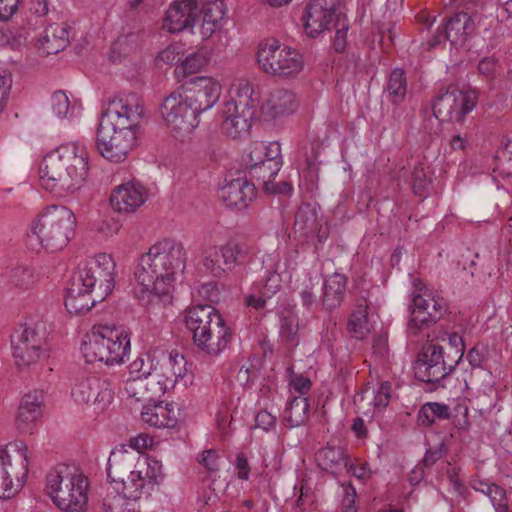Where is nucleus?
Wrapping results in <instances>:
<instances>
[{
    "instance_id": "14",
    "label": "nucleus",
    "mask_w": 512,
    "mask_h": 512,
    "mask_svg": "<svg viewBox=\"0 0 512 512\" xmlns=\"http://www.w3.org/2000/svg\"><path fill=\"white\" fill-rule=\"evenodd\" d=\"M410 312L408 331L418 335L423 329L434 325L444 316L447 305L443 298L436 297L426 287H420L416 288L412 294Z\"/></svg>"
},
{
    "instance_id": "4",
    "label": "nucleus",
    "mask_w": 512,
    "mask_h": 512,
    "mask_svg": "<svg viewBox=\"0 0 512 512\" xmlns=\"http://www.w3.org/2000/svg\"><path fill=\"white\" fill-rule=\"evenodd\" d=\"M46 490L53 503L65 512H84L88 481L75 466L57 464L46 475Z\"/></svg>"
},
{
    "instance_id": "47",
    "label": "nucleus",
    "mask_w": 512,
    "mask_h": 512,
    "mask_svg": "<svg viewBox=\"0 0 512 512\" xmlns=\"http://www.w3.org/2000/svg\"><path fill=\"white\" fill-rule=\"evenodd\" d=\"M203 265L213 274V276L218 278L229 272V268H225L222 263V246L213 247L208 250L204 257Z\"/></svg>"
},
{
    "instance_id": "64",
    "label": "nucleus",
    "mask_w": 512,
    "mask_h": 512,
    "mask_svg": "<svg viewBox=\"0 0 512 512\" xmlns=\"http://www.w3.org/2000/svg\"><path fill=\"white\" fill-rule=\"evenodd\" d=\"M344 468H346L349 473L358 479H366L370 476V470L367 463L356 464L350 462L348 459V465Z\"/></svg>"
},
{
    "instance_id": "9",
    "label": "nucleus",
    "mask_w": 512,
    "mask_h": 512,
    "mask_svg": "<svg viewBox=\"0 0 512 512\" xmlns=\"http://www.w3.org/2000/svg\"><path fill=\"white\" fill-rule=\"evenodd\" d=\"M257 62L266 74L283 79L295 78L304 68L303 56L299 51L274 39L259 45Z\"/></svg>"
},
{
    "instance_id": "45",
    "label": "nucleus",
    "mask_w": 512,
    "mask_h": 512,
    "mask_svg": "<svg viewBox=\"0 0 512 512\" xmlns=\"http://www.w3.org/2000/svg\"><path fill=\"white\" fill-rule=\"evenodd\" d=\"M37 278L31 267L20 265L15 267L10 274V283L16 288L28 290L36 283Z\"/></svg>"
},
{
    "instance_id": "15",
    "label": "nucleus",
    "mask_w": 512,
    "mask_h": 512,
    "mask_svg": "<svg viewBox=\"0 0 512 512\" xmlns=\"http://www.w3.org/2000/svg\"><path fill=\"white\" fill-rule=\"evenodd\" d=\"M475 91H462L455 87L439 93L432 104L433 114L440 121L463 123L476 106Z\"/></svg>"
},
{
    "instance_id": "29",
    "label": "nucleus",
    "mask_w": 512,
    "mask_h": 512,
    "mask_svg": "<svg viewBox=\"0 0 512 512\" xmlns=\"http://www.w3.org/2000/svg\"><path fill=\"white\" fill-rule=\"evenodd\" d=\"M232 339V332L222 317L215 318L211 332L197 342L196 346L211 356H217L224 351Z\"/></svg>"
},
{
    "instance_id": "39",
    "label": "nucleus",
    "mask_w": 512,
    "mask_h": 512,
    "mask_svg": "<svg viewBox=\"0 0 512 512\" xmlns=\"http://www.w3.org/2000/svg\"><path fill=\"white\" fill-rule=\"evenodd\" d=\"M201 14H203V20L200 32L203 38H209L221 26L225 15L224 4L222 1L207 3L201 7Z\"/></svg>"
},
{
    "instance_id": "56",
    "label": "nucleus",
    "mask_w": 512,
    "mask_h": 512,
    "mask_svg": "<svg viewBox=\"0 0 512 512\" xmlns=\"http://www.w3.org/2000/svg\"><path fill=\"white\" fill-rule=\"evenodd\" d=\"M197 461L210 472H215L219 469V456L214 449L203 451L197 456Z\"/></svg>"
},
{
    "instance_id": "51",
    "label": "nucleus",
    "mask_w": 512,
    "mask_h": 512,
    "mask_svg": "<svg viewBox=\"0 0 512 512\" xmlns=\"http://www.w3.org/2000/svg\"><path fill=\"white\" fill-rule=\"evenodd\" d=\"M448 341H449V346H448L447 351H445V354L452 361H454V364L457 366L464 355V350H465L464 341H463L462 337L460 335H458L457 333L448 334Z\"/></svg>"
},
{
    "instance_id": "62",
    "label": "nucleus",
    "mask_w": 512,
    "mask_h": 512,
    "mask_svg": "<svg viewBox=\"0 0 512 512\" xmlns=\"http://www.w3.org/2000/svg\"><path fill=\"white\" fill-rule=\"evenodd\" d=\"M497 60L494 57H485L478 64V71L481 75L492 78L496 71Z\"/></svg>"
},
{
    "instance_id": "10",
    "label": "nucleus",
    "mask_w": 512,
    "mask_h": 512,
    "mask_svg": "<svg viewBox=\"0 0 512 512\" xmlns=\"http://www.w3.org/2000/svg\"><path fill=\"white\" fill-rule=\"evenodd\" d=\"M27 473V447L22 442L0 449V498H12L24 485Z\"/></svg>"
},
{
    "instance_id": "35",
    "label": "nucleus",
    "mask_w": 512,
    "mask_h": 512,
    "mask_svg": "<svg viewBox=\"0 0 512 512\" xmlns=\"http://www.w3.org/2000/svg\"><path fill=\"white\" fill-rule=\"evenodd\" d=\"M348 278L341 273L329 276L323 285L322 306L327 311L335 310L342 304Z\"/></svg>"
},
{
    "instance_id": "1",
    "label": "nucleus",
    "mask_w": 512,
    "mask_h": 512,
    "mask_svg": "<svg viewBox=\"0 0 512 512\" xmlns=\"http://www.w3.org/2000/svg\"><path fill=\"white\" fill-rule=\"evenodd\" d=\"M185 266L186 252L181 243L172 239L155 243L140 257L135 271L137 297L147 305L170 303L175 275Z\"/></svg>"
},
{
    "instance_id": "26",
    "label": "nucleus",
    "mask_w": 512,
    "mask_h": 512,
    "mask_svg": "<svg viewBox=\"0 0 512 512\" xmlns=\"http://www.w3.org/2000/svg\"><path fill=\"white\" fill-rule=\"evenodd\" d=\"M222 317L211 305H195L186 311L185 324L193 334L194 343L197 344L205 337L211 328L215 318Z\"/></svg>"
},
{
    "instance_id": "52",
    "label": "nucleus",
    "mask_w": 512,
    "mask_h": 512,
    "mask_svg": "<svg viewBox=\"0 0 512 512\" xmlns=\"http://www.w3.org/2000/svg\"><path fill=\"white\" fill-rule=\"evenodd\" d=\"M298 320L294 316L284 317L281 320V337L291 345L298 344Z\"/></svg>"
},
{
    "instance_id": "38",
    "label": "nucleus",
    "mask_w": 512,
    "mask_h": 512,
    "mask_svg": "<svg viewBox=\"0 0 512 512\" xmlns=\"http://www.w3.org/2000/svg\"><path fill=\"white\" fill-rule=\"evenodd\" d=\"M408 92V82L406 73L402 68H395L390 73L384 87L386 99L393 105L401 104Z\"/></svg>"
},
{
    "instance_id": "5",
    "label": "nucleus",
    "mask_w": 512,
    "mask_h": 512,
    "mask_svg": "<svg viewBox=\"0 0 512 512\" xmlns=\"http://www.w3.org/2000/svg\"><path fill=\"white\" fill-rule=\"evenodd\" d=\"M130 335L120 327H94L85 335L81 351L87 363L120 364L130 352Z\"/></svg>"
},
{
    "instance_id": "50",
    "label": "nucleus",
    "mask_w": 512,
    "mask_h": 512,
    "mask_svg": "<svg viewBox=\"0 0 512 512\" xmlns=\"http://www.w3.org/2000/svg\"><path fill=\"white\" fill-rule=\"evenodd\" d=\"M495 512H511L509 508V499L506 490L498 484L490 488L487 496Z\"/></svg>"
},
{
    "instance_id": "61",
    "label": "nucleus",
    "mask_w": 512,
    "mask_h": 512,
    "mask_svg": "<svg viewBox=\"0 0 512 512\" xmlns=\"http://www.w3.org/2000/svg\"><path fill=\"white\" fill-rule=\"evenodd\" d=\"M276 416L272 415L266 410H261L255 417V425L258 428H262L265 431L270 430L276 425Z\"/></svg>"
},
{
    "instance_id": "22",
    "label": "nucleus",
    "mask_w": 512,
    "mask_h": 512,
    "mask_svg": "<svg viewBox=\"0 0 512 512\" xmlns=\"http://www.w3.org/2000/svg\"><path fill=\"white\" fill-rule=\"evenodd\" d=\"M158 360L155 381L160 385L161 391L173 388L176 384L183 386L188 384L190 378L188 377L187 361L182 354L177 351H172L168 355L162 353V358Z\"/></svg>"
},
{
    "instance_id": "58",
    "label": "nucleus",
    "mask_w": 512,
    "mask_h": 512,
    "mask_svg": "<svg viewBox=\"0 0 512 512\" xmlns=\"http://www.w3.org/2000/svg\"><path fill=\"white\" fill-rule=\"evenodd\" d=\"M344 497H343V510L342 512H357L355 506V499L357 497L355 488L350 484L343 485Z\"/></svg>"
},
{
    "instance_id": "59",
    "label": "nucleus",
    "mask_w": 512,
    "mask_h": 512,
    "mask_svg": "<svg viewBox=\"0 0 512 512\" xmlns=\"http://www.w3.org/2000/svg\"><path fill=\"white\" fill-rule=\"evenodd\" d=\"M392 386L389 382L381 383L374 398L376 407H386L391 398Z\"/></svg>"
},
{
    "instance_id": "32",
    "label": "nucleus",
    "mask_w": 512,
    "mask_h": 512,
    "mask_svg": "<svg viewBox=\"0 0 512 512\" xmlns=\"http://www.w3.org/2000/svg\"><path fill=\"white\" fill-rule=\"evenodd\" d=\"M69 29L67 23H53L47 26L39 38V50L45 55L63 51L70 42Z\"/></svg>"
},
{
    "instance_id": "34",
    "label": "nucleus",
    "mask_w": 512,
    "mask_h": 512,
    "mask_svg": "<svg viewBox=\"0 0 512 512\" xmlns=\"http://www.w3.org/2000/svg\"><path fill=\"white\" fill-rule=\"evenodd\" d=\"M254 254L253 246L244 239H230L222 245V263L229 271L250 261Z\"/></svg>"
},
{
    "instance_id": "19",
    "label": "nucleus",
    "mask_w": 512,
    "mask_h": 512,
    "mask_svg": "<svg viewBox=\"0 0 512 512\" xmlns=\"http://www.w3.org/2000/svg\"><path fill=\"white\" fill-rule=\"evenodd\" d=\"M71 395L77 403L93 404L104 409L113 399L110 383L95 375H83L75 380Z\"/></svg>"
},
{
    "instance_id": "41",
    "label": "nucleus",
    "mask_w": 512,
    "mask_h": 512,
    "mask_svg": "<svg viewBox=\"0 0 512 512\" xmlns=\"http://www.w3.org/2000/svg\"><path fill=\"white\" fill-rule=\"evenodd\" d=\"M309 403L305 397H293L284 410V422L290 428L298 427L308 420Z\"/></svg>"
},
{
    "instance_id": "46",
    "label": "nucleus",
    "mask_w": 512,
    "mask_h": 512,
    "mask_svg": "<svg viewBox=\"0 0 512 512\" xmlns=\"http://www.w3.org/2000/svg\"><path fill=\"white\" fill-rule=\"evenodd\" d=\"M154 384L140 376H133L127 379L124 389L129 398L142 401L148 399L149 386Z\"/></svg>"
},
{
    "instance_id": "25",
    "label": "nucleus",
    "mask_w": 512,
    "mask_h": 512,
    "mask_svg": "<svg viewBox=\"0 0 512 512\" xmlns=\"http://www.w3.org/2000/svg\"><path fill=\"white\" fill-rule=\"evenodd\" d=\"M257 191L253 183L246 178H237L224 185L219 197L228 206L239 210L248 207L256 198Z\"/></svg>"
},
{
    "instance_id": "44",
    "label": "nucleus",
    "mask_w": 512,
    "mask_h": 512,
    "mask_svg": "<svg viewBox=\"0 0 512 512\" xmlns=\"http://www.w3.org/2000/svg\"><path fill=\"white\" fill-rule=\"evenodd\" d=\"M158 364L159 360H156L155 362V357L151 354L139 356L130 364V374L140 376L145 380L150 381V383H156L155 372Z\"/></svg>"
},
{
    "instance_id": "30",
    "label": "nucleus",
    "mask_w": 512,
    "mask_h": 512,
    "mask_svg": "<svg viewBox=\"0 0 512 512\" xmlns=\"http://www.w3.org/2000/svg\"><path fill=\"white\" fill-rule=\"evenodd\" d=\"M43 403L42 391H33L27 393L22 398L18 414L16 417V426L21 433H26L32 429L34 424L42 415L41 405Z\"/></svg>"
},
{
    "instance_id": "33",
    "label": "nucleus",
    "mask_w": 512,
    "mask_h": 512,
    "mask_svg": "<svg viewBox=\"0 0 512 512\" xmlns=\"http://www.w3.org/2000/svg\"><path fill=\"white\" fill-rule=\"evenodd\" d=\"M322 225L319 218V209L311 203H302L295 214L294 230L301 236L318 234L321 239Z\"/></svg>"
},
{
    "instance_id": "17",
    "label": "nucleus",
    "mask_w": 512,
    "mask_h": 512,
    "mask_svg": "<svg viewBox=\"0 0 512 512\" xmlns=\"http://www.w3.org/2000/svg\"><path fill=\"white\" fill-rule=\"evenodd\" d=\"M483 16L477 13L469 15L466 12H457L437 29L436 33L428 41L429 48H435L445 41H449L452 47L459 48L464 45L468 37L476 29V21L481 24Z\"/></svg>"
},
{
    "instance_id": "20",
    "label": "nucleus",
    "mask_w": 512,
    "mask_h": 512,
    "mask_svg": "<svg viewBox=\"0 0 512 512\" xmlns=\"http://www.w3.org/2000/svg\"><path fill=\"white\" fill-rule=\"evenodd\" d=\"M221 93L222 86L215 78L194 76L189 80L184 95L199 117L218 102Z\"/></svg>"
},
{
    "instance_id": "24",
    "label": "nucleus",
    "mask_w": 512,
    "mask_h": 512,
    "mask_svg": "<svg viewBox=\"0 0 512 512\" xmlns=\"http://www.w3.org/2000/svg\"><path fill=\"white\" fill-rule=\"evenodd\" d=\"M146 198V190L140 183L127 182L113 190L110 203L118 212L131 213L136 211Z\"/></svg>"
},
{
    "instance_id": "2",
    "label": "nucleus",
    "mask_w": 512,
    "mask_h": 512,
    "mask_svg": "<svg viewBox=\"0 0 512 512\" xmlns=\"http://www.w3.org/2000/svg\"><path fill=\"white\" fill-rule=\"evenodd\" d=\"M145 108L136 93L117 96L108 103L97 128L96 147L113 163L123 162L136 146V127Z\"/></svg>"
},
{
    "instance_id": "12",
    "label": "nucleus",
    "mask_w": 512,
    "mask_h": 512,
    "mask_svg": "<svg viewBox=\"0 0 512 512\" xmlns=\"http://www.w3.org/2000/svg\"><path fill=\"white\" fill-rule=\"evenodd\" d=\"M115 262L111 255L100 253L79 268L71 277L97 294V299H106L115 286Z\"/></svg>"
},
{
    "instance_id": "36",
    "label": "nucleus",
    "mask_w": 512,
    "mask_h": 512,
    "mask_svg": "<svg viewBox=\"0 0 512 512\" xmlns=\"http://www.w3.org/2000/svg\"><path fill=\"white\" fill-rule=\"evenodd\" d=\"M368 308L367 299L361 297L357 299L355 308L349 316L347 331L355 339L362 340L366 338L372 330V324L368 317Z\"/></svg>"
},
{
    "instance_id": "11",
    "label": "nucleus",
    "mask_w": 512,
    "mask_h": 512,
    "mask_svg": "<svg viewBox=\"0 0 512 512\" xmlns=\"http://www.w3.org/2000/svg\"><path fill=\"white\" fill-rule=\"evenodd\" d=\"M281 167V146L278 142H255L250 146L246 168L251 178L262 184L264 191L273 190L271 183Z\"/></svg>"
},
{
    "instance_id": "13",
    "label": "nucleus",
    "mask_w": 512,
    "mask_h": 512,
    "mask_svg": "<svg viewBox=\"0 0 512 512\" xmlns=\"http://www.w3.org/2000/svg\"><path fill=\"white\" fill-rule=\"evenodd\" d=\"M161 116L175 138H183L198 127L200 120L187 97L173 91L160 105Z\"/></svg>"
},
{
    "instance_id": "6",
    "label": "nucleus",
    "mask_w": 512,
    "mask_h": 512,
    "mask_svg": "<svg viewBox=\"0 0 512 512\" xmlns=\"http://www.w3.org/2000/svg\"><path fill=\"white\" fill-rule=\"evenodd\" d=\"M76 218L65 206L46 207L32 223V234L50 252L63 249L74 235Z\"/></svg>"
},
{
    "instance_id": "7",
    "label": "nucleus",
    "mask_w": 512,
    "mask_h": 512,
    "mask_svg": "<svg viewBox=\"0 0 512 512\" xmlns=\"http://www.w3.org/2000/svg\"><path fill=\"white\" fill-rule=\"evenodd\" d=\"M234 87L235 98L223 106L221 129L228 137L237 139L249 133L260 95L247 80H239Z\"/></svg>"
},
{
    "instance_id": "49",
    "label": "nucleus",
    "mask_w": 512,
    "mask_h": 512,
    "mask_svg": "<svg viewBox=\"0 0 512 512\" xmlns=\"http://www.w3.org/2000/svg\"><path fill=\"white\" fill-rule=\"evenodd\" d=\"M51 110L59 119H64L69 115H72L73 108L71 107L69 98L65 92L56 91L52 94Z\"/></svg>"
},
{
    "instance_id": "43",
    "label": "nucleus",
    "mask_w": 512,
    "mask_h": 512,
    "mask_svg": "<svg viewBox=\"0 0 512 512\" xmlns=\"http://www.w3.org/2000/svg\"><path fill=\"white\" fill-rule=\"evenodd\" d=\"M413 369L416 379L431 384L439 383L454 371V369L446 366L424 365L422 363H414Z\"/></svg>"
},
{
    "instance_id": "8",
    "label": "nucleus",
    "mask_w": 512,
    "mask_h": 512,
    "mask_svg": "<svg viewBox=\"0 0 512 512\" xmlns=\"http://www.w3.org/2000/svg\"><path fill=\"white\" fill-rule=\"evenodd\" d=\"M148 469H137L116 483V494H107L102 502L104 511L116 512L125 503V497L137 501L142 495H150L155 486L162 481L164 474L162 464L153 460L147 464Z\"/></svg>"
},
{
    "instance_id": "42",
    "label": "nucleus",
    "mask_w": 512,
    "mask_h": 512,
    "mask_svg": "<svg viewBox=\"0 0 512 512\" xmlns=\"http://www.w3.org/2000/svg\"><path fill=\"white\" fill-rule=\"evenodd\" d=\"M415 363L434 366H446L450 369H455L457 367L454 364V361L447 357L444 348L435 343H428L425 345Z\"/></svg>"
},
{
    "instance_id": "37",
    "label": "nucleus",
    "mask_w": 512,
    "mask_h": 512,
    "mask_svg": "<svg viewBox=\"0 0 512 512\" xmlns=\"http://www.w3.org/2000/svg\"><path fill=\"white\" fill-rule=\"evenodd\" d=\"M263 267L265 273L262 277L261 290L264 296L271 298L281 289L282 279L278 271L279 255H266L263 259Z\"/></svg>"
},
{
    "instance_id": "63",
    "label": "nucleus",
    "mask_w": 512,
    "mask_h": 512,
    "mask_svg": "<svg viewBox=\"0 0 512 512\" xmlns=\"http://www.w3.org/2000/svg\"><path fill=\"white\" fill-rule=\"evenodd\" d=\"M269 299L263 295V290L260 289L258 294H251L246 297V304L255 310H263L266 308Z\"/></svg>"
},
{
    "instance_id": "60",
    "label": "nucleus",
    "mask_w": 512,
    "mask_h": 512,
    "mask_svg": "<svg viewBox=\"0 0 512 512\" xmlns=\"http://www.w3.org/2000/svg\"><path fill=\"white\" fill-rule=\"evenodd\" d=\"M21 0H0V20L8 21L18 10Z\"/></svg>"
},
{
    "instance_id": "40",
    "label": "nucleus",
    "mask_w": 512,
    "mask_h": 512,
    "mask_svg": "<svg viewBox=\"0 0 512 512\" xmlns=\"http://www.w3.org/2000/svg\"><path fill=\"white\" fill-rule=\"evenodd\" d=\"M348 459L342 447L326 446L316 453L318 465L325 471L334 472L347 466Z\"/></svg>"
},
{
    "instance_id": "23",
    "label": "nucleus",
    "mask_w": 512,
    "mask_h": 512,
    "mask_svg": "<svg viewBox=\"0 0 512 512\" xmlns=\"http://www.w3.org/2000/svg\"><path fill=\"white\" fill-rule=\"evenodd\" d=\"M200 16L199 0H174L166 11L163 28L170 33L192 30Z\"/></svg>"
},
{
    "instance_id": "55",
    "label": "nucleus",
    "mask_w": 512,
    "mask_h": 512,
    "mask_svg": "<svg viewBox=\"0 0 512 512\" xmlns=\"http://www.w3.org/2000/svg\"><path fill=\"white\" fill-rule=\"evenodd\" d=\"M448 452V446L445 442H440L437 446L427 449L422 460L424 467H432L438 460L445 456Z\"/></svg>"
},
{
    "instance_id": "3",
    "label": "nucleus",
    "mask_w": 512,
    "mask_h": 512,
    "mask_svg": "<svg viewBox=\"0 0 512 512\" xmlns=\"http://www.w3.org/2000/svg\"><path fill=\"white\" fill-rule=\"evenodd\" d=\"M89 172L83 147L77 144L61 145L43 158L39 174L46 190L62 196L74 193L85 184Z\"/></svg>"
},
{
    "instance_id": "53",
    "label": "nucleus",
    "mask_w": 512,
    "mask_h": 512,
    "mask_svg": "<svg viewBox=\"0 0 512 512\" xmlns=\"http://www.w3.org/2000/svg\"><path fill=\"white\" fill-rule=\"evenodd\" d=\"M207 63V57L204 52L197 51L189 54L182 61V69L187 74L198 72Z\"/></svg>"
},
{
    "instance_id": "21",
    "label": "nucleus",
    "mask_w": 512,
    "mask_h": 512,
    "mask_svg": "<svg viewBox=\"0 0 512 512\" xmlns=\"http://www.w3.org/2000/svg\"><path fill=\"white\" fill-rule=\"evenodd\" d=\"M154 459L142 457L139 451L124 446L112 450L107 463V476L111 483L123 482L124 478L137 469H148Z\"/></svg>"
},
{
    "instance_id": "16",
    "label": "nucleus",
    "mask_w": 512,
    "mask_h": 512,
    "mask_svg": "<svg viewBox=\"0 0 512 512\" xmlns=\"http://www.w3.org/2000/svg\"><path fill=\"white\" fill-rule=\"evenodd\" d=\"M46 331L42 324L21 326L12 335L13 356L17 366L24 367L35 363L45 356L43 344Z\"/></svg>"
},
{
    "instance_id": "28",
    "label": "nucleus",
    "mask_w": 512,
    "mask_h": 512,
    "mask_svg": "<svg viewBox=\"0 0 512 512\" xmlns=\"http://www.w3.org/2000/svg\"><path fill=\"white\" fill-rule=\"evenodd\" d=\"M82 282L70 280L65 297V307L71 314H83L91 310L96 303L105 299H97V294L83 286Z\"/></svg>"
},
{
    "instance_id": "57",
    "label": "nucleus",
    "mask_w": 512,
    "mask_h": 512,
    "mask_svg": "<svg viewBox=\"0 0 512 512\" xmlns=\"http://www.w3.org/2000/svg\"><path fill=\"white\" fill-rule=\"evenodd\" d=\"M12 87V75L6 69L0 68V111L4 108Z\"/></svg>"
},
{
    "instance_id": "31",
    "label": "nucleus",
    "mask_w": 512,
    "mask_h": 512,
    "mask_svg": "<svg viewBox=\"0 0 512 512\" xmlns=\"http://www.w3.org/2000/svg\"><path fill=\"white\" fill-rule=\"evenodd\" d=\"M178 409L173 403H155L145 405L141 412V419L146 424L156 428H172L178 420Z\"/></svg>"
},
{
    "instance_id": "27",
    "label": "nucleus",
    "mask_w": 512,
    "mask_h": 512,
    "mask_svg": "<svg viewBox=\"0 0 512 512\" xmlns=\"http://www.w3.org/2000/svg\"><path fill=\"white\" fill-rule=\"evenodd\" d=\"M298 106L299 100L293 91L277 88L270 92L261 109L265 116L276 119L293 114Z\"/></svg>"
},
{
    "instance_id": "54",
    "label": "nucleus",
    "mask_w": 512,
    "mask_h": 512,
    "mask_svg": "<svg viewBox=\"0 0 512 512\" xmlns=\"http://www.w3.org/2000/svg\"><path fill=\"white\" fill-rule=\"evenodd\" d=\"M333 25L336 28L333 47L336 52L342 53L347 45L348 24L346 19L342 17L341 19H338V21Z\"/></svg>"
},
{
    "instance_id": "18",
    "label": "nucleus",
    "mask_w": 512,
    "mask_h": 512,
    "mask_svg": "<svg viewBox=\"0 0 512 512\" xmlns=\"http://www.w3.org/2000/svg\"><path fill=\"white\" fill-rule=\"evenodd\" d=\"M341 2L342 0H311L302 17L307 34L315 37L341 19Z\"/></svg>"
},
{
    "instance_id": "48",
    "label": "nucleus",
    "mask_w": 512,
    "mask_h": 512,
    "mask_svg": "<svg viewBox=\"0 0 512 512\" xmlns=\"http://www.w3.org/2000/svg\"><path fill=\"white\" fill-rule=\"evenodd\" d=\"M430 180L427 178L424 167L418 164L412 171L411 184L413 193L421 198L429 194Z\"/></svg>"
}]
</instances>
